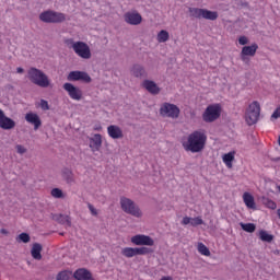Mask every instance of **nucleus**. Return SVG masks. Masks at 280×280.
I'll list each match as a JSON object with an SVG mask.
<instances>
[{
	"label": "nucleus",
	"instance_id": "obj_15",
	"mask_svg": "<svg viewBox=\"0 0 280 280\" xmlns=\"http://www.w3.org/2000/svg\"><path fill=\"white\" fill-rule=\"evenodd\" d=\"M68 80L70 82H78L80 80H82V82H91V77L89 75V73L86 72H82V71H71L68 74Z\"/></svg>",
	"mask_w": 280,
	"mask_h": 280
},
{
	"label": "nucleus",
	"instance_id": "obj_38",
	"mask_svg": "<svg viewBox=\"0 0 280 280\" xmlns=\"http://www.w3.org/2000/svg\"><path fill=\"white\" fill-rule=\"evenodd\" d=\"M270 119L271 121H275V119H280V106L275 109Z\"/></svg>",
	"mask_w": 280,
	"mask_h": 280
},
{
	"label": "nucleus",
	"instance_id": "obj_21",
	"mask_svg": "<svg viewBox=\"0 0 280 280\" xmlns=\"http://www.w3.org/2000/svg\"><path fill=\"white\" fill-rule=\"evenodd\" d=\"M243 202L247 207V209H257V205L255 203V197L250 195V192L243 194Z\"/></svg>",
	"mask_w": 280,
	"mask_h": 280
},
{
	"label": "nucleus",
	"instance_id": "obj_37",
	"mask_svg": "<svg viewBox=\"0 0 280 280\" xmlns=\"http://www.w3.org/2000/svg\"><path fill=\"white\" fill-rule=\"evenodd\" d=\"M265 206L267 207V209H271L272 211H275V209H277V202H275L271 199H266Z\"/></svg>",
	"mask_w": 280,
	"mask_h": 280
},
{
	"label": "nucleus",
	"instance_id": "obj_47",
	"mask_svg": "<svg viewBox=\"0 0 280 280\" xmlns=\"http://www.w3.org/2000/svg\"><path fill=\"white\" fill-rule=\"evenodd\" d=\"M16 71H18V73H23L24 70H23V68H18Z\"/></svg>",
	"mask_w": 280,
	"mask_h": 280
},
{
	"label": "nucleus",
	"instance_id": "obj_11",
	"mask_svg": "<svg viewBox=\"0 0 280 280\" xmlns=\"http://www.w3.org/2000/svg\"><path fill=\"white\" fill-rule=\"evenodd\" d=\"M63 89L67 91L69 97L74 100V102H80V100H82V90H80V88L71 83H65Z\"/></svg>",
	"mask_w": 280,
	"mask_h": 280
},
{
	"label": "nucleus",
	"instance_id": "obj_17",
	"mask_svg": "<svg viewBox=\"0 0 280 280\" xmlns=\"http://www.w3.org/2000/svg\"><path fill=\"white\" fill-rule=\"evenodd\" d=\"M73 275L75 280H95V278H93V273H91L86 268H79L73 272Z\"/></svg>",
	"mask_w": 280,
	"mask_h": 280
},
{
	"label": "nucleus",
	"instance_id": "obj_26",
	"mask_svg": "<svg viewBox=\"0 0 280 280\" xmlns=\"http://www.w3.org/2000/svg\"><path fill=\"white\" fill-rule=\"evenodd\" d=\"M201 19H206L207 21H215L218 19V12L203 9Z\"/></svg>",
	"mask_w": 280,
	"mask_h": 280
},
{
	"label": "nucleus",
	"instance_id": "obj_34",
	"mask_svg": "<svg viewBox=\"0 0 280 280\" xmlns=\"http://www.w3.org/2000/svg\"><path fill=\"white\" fill-rule=\"evenodd\" d=\"M62 176L65 180H67V183H73V173L71 172V170L69 168L63 170Z\"/></svg>",
	"mask_w": 280,
	"mask_h": 280
},
{
	"label": "nucleus",
	"instance_id": "obj_25",
	"mask_svg": "<svg viewBox=\"0 0 280 280\" xmlns=\"http://www.w3.org/2000/svg\"><path fill=\"white\" fill-rule=\"evenodd\" d=\"M57 280H75V278L73 272L63 270L57 275Z\"/></svg>",
	"mask_w": 280,
	"mask_h": 280
},
{
	"label": "nucleus",
	"instance_id": "obj_9",
	"mask_svg": "<svg viewBox=\"0 0 280 280\" xmlns=\"http://www.w3.org/2000/svg\"><path fill=\"white\" fill-rule=\"evenodd\" d=\"M151 250L148 247H124L121 255L128 259L137 257V255H150Z\"/></svg>",
	"mask_w": 280,
	"mask_h": 280
},
{
	"label": "nucleus",
	"instance_id": "obj_7",
	"mask_svg": "<svg viewBox=\"0 0 280 280\" xmlns=\"http://www.w3.org/2000/svg\"><path fill=\"white\" fill-rule=\"evenodd\" d=\"M39 20L43 23H63V21H67V15L56 11H44L39 14Z\"/></svg>",
	"mask_w": 280,
	"mask_h": 280
},
{
	"label": "nucleus",
	"instance_id": "obj_43",
	"mask_svg": "<svg viewBox=\"0 0 280 280\" xmlns=\"http://www.w3.org/2000/svg\"><path fill=\"white\" fill-rule=\"evenodd\" d=\"M88 208L90 209L92 215H97V209H95V207H93V205L89 203Z\"/></svg>",
	"mask_w": 280,
	"mask_h": 280
},
{
	"label": "nucleus",
	"instance_id": "obj_2",
	"mask_svg": "<svg viewBox=\"0 0 280 280\" xmlns=\"http://www.w3.org/2000/svg\"><path fill=\"white\" fill-rule=\"evenodd\" d=\"M261 115V105L259 102L254 101L249 104L245 113V121L248 126H255L259 121V116Z\"/></svg>",
	"mask_w": 280,
	"mask_h": 280
},
{
	"label": "nucleus",
	"instance_id": "obj_41",
	"mask_svg": "<svg viewBox=\"0 0 280 280\" xmlns=\"http://www.w3.org/2000/svg\"><path fill=\"white\" fill-rule=\"evenodd\" d=\"M238 43L241 45H248V37H246V36L238 37Z\"/></svg>",
	"mask_w": 280,
	"mask_h": 280
},
{
	"label": "nucleus",
	"instance_id": "obj_45",
	"mask_svg": "<svg viewBox=\"0 0 280 280\" xmlns=\"http://www.w3.org/2000/svg\"><path fill=\"white\" fill-rule=\"evenodd\" d=\"M160 280H174V278H172L170 276H164Z\"/></svg>",
	"mask_w": 280,
	"mask_h": 280
},
{
	"label": "nucleus",
	"instance_id": "obj_36",
	"mask_svg": "<svg viewBox=\"0 0 280 280\" xmlns=\"http://www.w3.org/2000/svg\"><path fill=\"white\" fill-rule=\"evenodd\" d=\"M191 226H200V224H205V221L200 217L191 218L190 219Z\"/></svg>",
	"mask_w": 280,
	"mask_h": 280
},
{
	"label": "nucleus",
	"instance_id": "obj_16",
	"mask_svg": "<svg viewBox=\"0 0 280 280\" xmlns=\"http://www.w3.org/2000/svg\"><path fill=\"white\" fill-rule=\"evenodd\" d=\"M107 135L110 139H124V130L117 125H110L107 127Z\"/></svg>",
	"mask_w": 280,
	"mask_h": 280
},
{
	"label": "nucleus",
	"instance_id": "obj_12",
	"mask_svg": "<svg viewBox=\"0 0 280 280\" xmlns=\"http://www.w3.org/2000/svg\"><path fill=\"white\" fill-rule=\"evenodd\" d=\"M135 246H154V240L148 235L137 234L131 237Z\"/></svg>",
	"mask_w": 280,
	"mask_h": 280
},
{
	"label": "nucleus",
	"instance_id": "obj_30",
	"mask_svg": "<svg viewBox=\"0 0 280 280\" xmlns=\"http://www.w3.org/2000/svg\"><path fill=\"white\" fill-rule=\"evenodd\" d=\"M241 229L246 233H255L257 225L255 223H240Z\"/></svg>",
	"mask_w": 280,
	"mask_h": 280
},
{
	"label": "nucleus",
	"instance_id": "obj_46",
	"mask_svg": "<svg viewBox=\"0 0 280 280\" xmlns=\"http://www.w3.org/2000/svg\"><path fill=\"white\" fill-rule=\"evenodd\" d=\"M0 233H2V235H8V230L1 229V230H0Z\"/></svg>",
	"mask_w": 280,
	"mask_h": 280
},
{
	"label": "nucleus",
	"instance_id": "obj_40",
	"mask_svg": "<svg viewBox=\"0 0 280 280\" xmlns=\"http://www.w3.org/2000/svg\"><path fill=\"white\" fill-rule=\"evenodd\" d=\"M15 150H16L18 154H25V152H27V149H25V147H23L21 144H18L15 147Z\"/></svg>",
	"mask_w": 280,
	"mask_h": 280
},
{
	"label": "nucleus",
	"instance_id": "obj_44",
	"mask_svg": "<svg viewBox=\"0 0 280 280\" xmlns=\"http://www.w3.org/2000/svg\"><path fill=\"white\" fill-rule=\"evenodd\" d=\"M94 130H96L97 132L102 131V125H96L94 127Z\"/></svg>",
	"mask_w": 280,
	"mask_h": 280
},
{
	"label": "nucleus",
	"instance_id": "obj_10",
	"mask_svg": "<svg viewBox=\"0 0 280 280\" xmlns=\"http://www.w3.org/2000/svg\"><path fill=\"white\" fill-rule=\"evenodd\" d=\"M259 49V45L252 44L250 46H244L241 50V60L243 62H248V57L253 58L255 54H257V50Z\"/></svg>",
	"mask_w": 280,
	"mask_h": 280
},
{
	"label": "nucleus",
	"instance_id": "obj_6",
	"mask_svg": "<svg viewBox=\"0 0 280 280\" xmlns=\"http://www.w3.org/2000/svg\"><path fill=\"white\" fill-rule=\"evenodd\" d=\"M120 206L125 213H129V215H133V218H141L143 213L141 210L135 205V201L128 199L126 197L120 198Z\"/></svg>",
	"mask_w": 280,
	"mask_h": 280
},
{
	"label": "nucleus",
	"instance_id": "obj_14",
	"mask_svg": "<svg viewBox=\"0 0 280 280\" xmlns=\"http://www.w3.org/2000/svg\"><path fill=\"white\" fill-rule=\"evenodd\" d=\"M125 22L128 25H141L143 18L139 14V12H127L124 15Z\"/></svg>",
	"mask_w": 280,
	"mask_h": 280
},
{
	"label": "nucleus",
	"instance_id": "obj_4",
	"mask_svg": "<svg viewBox=\"0 0 280 280\" xmlns=\"http://www.w3.org/2000/svg\"><path fill=\"white\" fill-rule=\"evenodd\" d=\"M68 44L72 45V49L79 58H83V60H89L91 58V48L84 42H73V39H68Z\"/></svg>",
	"mask_w": 280,
	"mask_h": 280
},
{
	"label": "nucleus",
	"instance_id": "obj_32",
	"mask_svg": "<svg viewBox=\"0 0 280 280\" xmlns=\"http://www.w3.org/2000/svg\"><path fill=\"white\" fill-rule=\"evenodd\" d=\"M32 238L30 237V234H27V233H25V232H23V233H21L20 235H18L16 236V242L19 243V244H21V243H23V244H30V241H31Z\"/></svg>",
	"mask_w": 280,
	"mask_h": 280
},
{
	"label": "nucleus",
	"instance_id": "obj_39",
	"mask_svg": "<svg viewBox=\"0 0 280 280\" xmlns=\"http://www.w3.org/2000/svg\"><path fill=\"white\" fill-rule=\"evenodd\" d=\"M39 106L42 110H49V103L45 100H40Z\"/></svg>",
	"mask_w": 280,
	"mask_h": 280
},
{
	"label": "nucleus",
	"instance_id": "obj_24",
	"mask_svg": "<svg viewBox=\"0 0 280 280\" xmlns=\"http://www.w3.org/2000/svg\"><path fill=\"white\" fill-rule=\"evenodd\" d=\"M54 220L59 222V224H65V226H71V218L65 214H57L54 217Z\"/></svg>",
	"mask_w": 280,
	"mask_h": 280
},
{
	"label": "nucleus",
	"instance_id": "obj_3",
	"mask_svg": "<svg viewBox=\"0 0 280 280\" xmlns=\"http://www.w3.org/2000/svg\"><path fill=\"white\" fill-rule=\"evenodd\" d=\"M28 80L42 89H47V86H49V78L47 74L36 68H31L28 70Z\"/></svg>",
	"mask_w": 280,
	"mask_h": 280
},
{
	"label": "nucleus",
	"instance_id": "obj_20",
	"mask_svg": "<svg viewBox=\"0 0 280 280\" xmlns=\"http://www.w3.org/2000/svg\"><path fill=\"white\" fill-rule=\"evenodd\" d=\"M142 86L152 95H159V93H161V89L154 83V81L144 80Z\"/></svg>",
	"mask_w": 280,
	"mask_h": 280
},
{
	"label": "nucleus",
	"instance_id": "obj_31",
	"mask_svg": "<svg viewBox=\"0 0 280 280\" xmlns=\"http://www.w3.org/2000/svg\"><path fill=\"white\" fill-rule=\"evenodd\" d=\"M170 40V33L165 30H162L158 34V43H167Z\"/></svg>",
	"mask_w": 280,
	"mask_h": 280
},
{
	"label": "nucleus",
	"instance_id": "obj_5",
	"mask_svg": "<svg viewBox=\"0 0 280 280\" xmlns=\"http://www.w3.org/2000/svg\"><path fill=\"white\" fill-rule=\"evenodd\" d=\"M222 114V107L220 104L209 105L202 114V119L206 124H213L217 119H220Z\"/></svg>",
	"mask_w": 280,
	"mask_h": 280
},
{
	"label": "nucleus",
	"instance_id": "obj_22",
	"mask_svg": "<svg viewBox=\"0 0 280 280\" xmlns=\"http://www.w3.org/2000/svg\"><path fill=\"white\" fill-rule=\"evenodd\" d=\"M42 252H43V245H40L39 243L33 244V247L31 249V255L33 259L40 261V259H43V255L40 254Z\"/></svg>",
	"mask_w": 280,
	"mask_h": 280
},
{
	"label": "nucleus",
	"instance_id": "obj_18",
	"mask_svg": "<svg viewBox=\"0 0 280 280\" xmlns=\"http://www.w3.org/2000/svg\"><path fill=\"white\" fill-rule=\"evenodd\" d=\"M90 149L92 152H100L102 149V135L95 133L90 138Z\"/></svg>",
	"mask_w": 280,
	"mask_h": 280
},
{
	"label": "nucleus",
	"instance_id": "obj_29",
	"mask_svg": "<svg viewBox=\"0 0 280 280\" xmlns=\"http://www.w3.org/2000/svg\"><path fill=\"white\" fill-rule=\"evenodd\" d=\"M203 12H205V9L189 8V14L190 16H192V19H202Z\"/></svg>",
	"mask_w": 280,
	"mask_h": 280
},
{
	"label": "nucleus",
	"instance_id": "obj_23",
	"mask_svg": "<svg viewBox=\"0 0 280 280\" xmlns=\"http://www.w3.org/2000/svg\"><path fill=\"white\" fill-rule=\"evenodd\" d=\"M223 163L226 165L229 170L233 167V161H235V151L225 153L222 158Z\"/></svg>",
	"mask_w": 280,
	"mask_h": 280
},
{
	"label": "nucleus",
	"instance_id": "obj_35",
	"mask_svg": "<svg viewBox=\"0 0 280 280\" xmlns=\"http://www.w3.org/2000/svg\"><path fill=\"white\" fill-rule=\"evenodd\" d=\"M50 194L52 198H65V194L60 188H54Z\"/></svg>",
	"mask_w": 280,
	"mask_h": 280
},
{
	"label": "nucleus",
	"instance_id": "obj_42",
	"mask_svg": "<svg viewBox=\"0 0 280 280\" xmlns=\"http://www.w3.org/2000/svg\"><path fill=\"white\" fill-rule=\"evenodd\" d=\"M182 224H184V226H187V224H191V218L189 217H184Z\"/></svg>",
	"mask_w": 280,
	"mask_h": 280
},
{
	"label": "nucleus",
	"instance_id": "obj_19",
	"mask_svg": "<svg viewBox=\"0 0 280 280\" xmlns=\"http://www.w3.org/2000/svg\"><path fill=\"white\" fill-rule=\"evenodd\" d=\"M25 119L28 124L34 126V130H38L42 126L40 117L37 116L35 113H27L25 115Z\"/></svg>",
	"mask_w": 280,
	"mask_h": 280
},
{
	"label": "nucleus",
	"instance_id": "obj_13",
	"mask_svg": "<svg viewBox=\"0 0 280 280\" xmlns=\"http://www.w3.org/2000/svg\"><path fill=\"white\" fill-rule=\"evenodd\" d=\"M16 127V122L12 118L5 116L2 109H0V128L2 130H12Z\"/></svg>",
	"mask_w": 280,
	"mask_h": 280
},
{
	"label": "nucleus",
	"instance_id": "obj_1",
	"mask_svg": "<svg viewBox=\"0 0 280 280\" xmlns=\"http://www.w3.org/2000/svg\"><path fill=\"white\" fill-rule=\"evenodd\" d=\"M207 147V131L203 129H198L190 132L187 140L183 142V148L186 152H191L192 154H198L202 152Z\"/></svg>",
	"mask_w": 280,
	"mask_h": 280
},
{
	"label": "nucleus",
	"instance_id": "obj_33",
	"mask_svg": "<svg viewBox=\"0 0 280 280\" xmlns=\"http://www.w3.org/2000/svg\"><path fill=\"white\" fill-rule=\"evenodd\" d=\"M197 248L198 253H200V255H203L205 257H209L211 255V252L203 243H199Z\"/></svg>",
	"mask_w": 280,
	"mask_h": 280
},
{
	"label": "nucleus",
	"instance_id": "obj_8",
	"mask_svg": "<svg viewBox=\"0 0 280 280\" xmlns=\"http://www.w3.org/2000/svg\"><path fill=\"white\" fill-rule=\"evenodd\" d=\"M160 115L162 117H170L171 119H178L180 115V108L172 103H164L160 107Z\"/></svg>",
	"mask_w": 280,
	"mask_h": 280
},
{
	"label": "nucleus",
	"instance_id": "obj_28",
	"mask_svg": "<svg viewBox=\"0 0 280 280\" xmlns=\"http://www.w3.org/2000/svg\"><path fill=\"white\" fill-rule=\"evenodd\" d=\"M259 240H261V242H272V240H275V236L272 234H269L266 230H260L259 231Z\"/></svg>",
	"mask_w": 280,
	"mask_h": 280
},
{
	"label": "nucleus",
	"instance_id": "obj_27",
	"mask_svg": "<svg viewBox=\"0 0 280 280\" xmlns=\"http://www.w3.org/2000/svg\"><path fill=\"white\" fill-rule=\"evenodd\" d=\"M132 73L136 78H143L145 75V69H143V66L135 65L132 67Z\"/></svg>",
	"mask_w": 280,
	"mask_h": 280
}]
</instances>
